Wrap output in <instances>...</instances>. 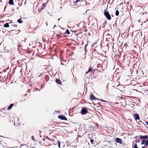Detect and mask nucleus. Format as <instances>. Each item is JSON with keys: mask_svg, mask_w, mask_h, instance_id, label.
Segmentation results:
<instances>
[{"mask_svg": "<svg viewBox=\"0 0 148 148\" xmlns=\"http://www.w3.org/2000/svg\"><path fill=\"white\" fill-rule=\"evenodd\" d=\"M51 141L48 138V137L43 138L42 140L39 141V143L41 145L46 146H48L51 145Z\"/></svg>", "mask_w": 148, "mask_h": 148, "instance_id": "1", "label": "nucleus"}, {"mask_svg": "<svg viewBox=\"0 0 148 148\" xmlns=\"http://www.w3.org/2000/svg\"><path fill=\"white\" fill-rule=\"evenodd\" d=\"M64 29H63L60 26L57 27L54 32V34H56V37H58L64 34Z\"/></svg>", "mask_w": 148, "mask_h": 148, "instance_id": "2", "label": "nucleus"}, {"mask_svg": "<svg viewBox=\"0 0 148 148\" xmlns=\"http://www.w3.org/2000/svg\"><path fill=\"white\" fill-rule=\"evenodd\" d=\"M104 15L108 20H110L111 19V17L108 12L104 11Z\"/></svg>", "mask_w": 148, "mask_h": 148, "instance_id": "3", "label": "nucleus"}, {"mask_svg": "<svg viewBox=\"0 0 148 148\" xmlns=\"http://www.w3.org/2000/svg\"><path fill=\"white\" fill-rule=\"evenodd\" d=\"M88 113V110L85 108H82L80 113L82 115H84Z\"/></svg>", "mask_w": 148, "mask_h": 148, "instance_id": "4", "label": "nucleus"}, {"mask_svg": "<svg viewBox=\"0 0 148 148\" xmlns=\"http://www.w3.org/2000/svg\"><path fill=\"white\" fill-rule=\"evenodd\" d=\"M83 1V0H77L74 2V4L75 5L79 6L81 5V3Z\"/></svg>", "mask_w": 148, "mask_h": 148, "instance_id": "5", "label": "nucleus"}, {"mask_svg": "<svg viewBox=\"0 0 148 148\" xmlns=\"http://www.w3.org/2000/svg\"><path fill=\"white\" fill-rule=\"evenodd\" d=\"M115 141L116 143H120L121 144H123L122 140L120 138H116Z\"/></svg>", "mask_w": 148, "mask_h": 148, "instance_id": "6", "label": "nucleus"}, {"mask_svg": "<svg viewBox=\"0 0 148 148\" xmlns=\"http://www.w3.org/2000/svg\"><path fill=\"white\" fill-rule=\"evenodd\" d=\"M58 118L61 120H64L66 121H67V119L66 117L65 116H64L63 115H60L58 117Z\"/></svg>", "mask_w": 148, "mask_h": 148, "instance_id": "7", "label": "nucleus"}, {"mask_svg": "<svg viewBox=\"0 0 148 148\" xmlns=\"http://www.w3.org/2000/svg\"><path fill=\"white\" fill-rule=\"evenodd\" d=\"M134 117L135 119L136 120H140V118L139 115L137 113H135L134 115Z\"/></svg>", "mask_w": 148, "mask_h": 148, "instance_id": "8", "label": "nucleus"}, {"mask_svg": "<svg viewBox=\"0 0 148 148\" xmlns=\"http://www.w3.org/2000/svg\"><path fill=\"white\" fill-rule=\"evenodd\" d=\"M90 99L92 100H95L96 99V97L94 96L92 94H90Z\"/></svg>", "mask_w": 148, "mask_h": 148, "instance_id": "9", "label": "nucleus"}, {"mask_svg": "<svg viewBox=\"0 0 148 148\" xmlns=\"http://www.w3.org/2000/svg\"><path fill=\"white\" fill-rule=\"evenodd\" d=\"M93 71V73H94L95 70H93V69H92L90 67V68L88 69V71L86 72V74H88V73H89V72H90L91 71Z\"/></svg>", "mask_w": 148, "mask_h": 148, "instance_id": "10", "label": "nucleus"}, {"mask_svg": "<svg viewBox=\"0 0 148 148\" xmlns=\"http://www.w3.org/2000/svg\"><path fill=\"white\" fill-rule=\"evenodd\" d=\"M139 138L141 139H148V136L147 135H146L145 136H143L142 135H140L139 136Z\"/></svg>", "mask_w": 148, "mask_h": 148, "instance_id": "11", "label": "nucleus"}, {"mask_svg": "<svg viewBox=\"0 0 148 148\" xmlns=\"http://www.w3.org/2000/svg\"><path fill=\"white\" fill-rule=\"evenodd\" d=\"M56 82L59 84L62 85V82L59 79H56Z\"/></svg>", "mask_w": 148, "mask_h": 148, "instance_id": "12", "label": "nucleus"}, {"mask_svg": "<svg viewBox=\"0 0 148 148\" xmlns=\"http://www.w3.org/2000/svg\"><path fill=\"white\" fill-rule=\"evenodd\" d=\"M46 6V3H43L41 7V10H43L45 8V7Z\"/></svg>", "mask_w": 148, "mask_h": 148, "instance_id": "13", "label": "nucleus"}, {"mask_svg": "<svg viewBox=\"0 0 148 148\" xmlns=\"http://www.w3.org/2000/svg\"><path fill=\"white\" fill-rule=\"evenodd\" d=\"M45 79L46 80V82H47L48 81L49 79V76L48 75H46L45 76Z\"/></svg>", "mask_w": 148, "mask_h": 148, "instance_id": "14", "label": "nucleus"}, {"mask_svg": "<svg viewBox=\"0 0 148 148\" xmlns=\"http://www.w3.org/2000/svg\"><path fill=\"white\" fill-rule=\"evenodd\" d=\"M14 0H9V3L10 5H14V3L13 2Z\"/></svg>", "mask_w": 148, "mask_h": 148, "instance_id": "15", "label": "nucleus"}, {"mask_svg": "<svg viewBox=\"0 0 148 148\" xmlns=\"http://www.w3.org/2000/svg\"><path fill=\"white\" fill-rule=\"evenodd\" d=\"M9 27V25L8 23H5L3 26V27L5 28L8 27Z\"/></svg>", "mask_w": 148, "mask_h": 148, "instance_id": "16", "label": "nucleus"}, {"mask_svg": "<svg viewBox=\"0 0 148 148\" xmlns=\"http://www.w3.org/2000/svg\"><path fill=\"white\" fill-rule=\"evenodd\" d=\"M14 105V104L13 103H12L8 107V110H10L11 109L12 107Z\"/></svg>", "mask_w": 148, "mask_h": 148, "instance_id": "17", "label": "nucleus"}, {"mask_svg": "<svg viewBox=\"0 0 148 148\" xmlns=\"http://www.w3.org/2000/svg\"><path fill=\"white\" fill-rule=\"evenodd\" d=\"M67 34L69 35L70 34V32L68 29H67L65 31L64 34Z\"/></svg>", "mask_w": 148, "mask_h": 148, "instance_id": "18", "label": "nucleus"}, {"mask_svg": "<svg viewBox=\"0 0 148 148\" xmlns=\"http://www.w3.org/2000/svg\"><path fill=\"white\" fill-rule=\"evenodd\" d=\"M17 22L20 23H21L23 22L22 20H21V18L18 20Z\"/></svg>", "mask_w": 148, "mask_h": 148, "instance_id": "19", "label": "nucleus"}, {"mask_svg": "<svg viewBox=\"0 0 148 148\" xmlns=\"http://www.w3.org/2000/svg\"><path fill=\"white\" fill-rule=\"evenodd\" d=\"M11 33H14L15 34H17V33L16 32V30H12L11 31Z\"/></svg>", "mask_w": 148, "mask_h": 148, "instance_id": "20", "label": "nucleus"}, {"mask_svg": "<svg viewBox=\"0 0 148 148\" xmlns=\"http://www.w3.org/2000/svg\"><path fill=\"white\" fill-rule=\"evenodd\" d=\"M145 139H143L142 140L141 142V143L142 145L145 144Z\"/></svg>", "mask_w": 148, "mask_h": 148, "instance_id": "21", "label": "nucleus"}, {"mask_svg": "<svg viewBox=\"0 0 148 148\" xmlns=\"http://www.w3.org/2000/svg\"><path fill=\"white\" fill-rule=\"evenodd\" d=\"M119 14V12L118 10H117L116 11L115 14L116 16H118Z\"/></svg>", "mask_w": 148, "mask_h": 148, "instance_id": "22", "label": "nucleus"}, {"mask_svg": "<svg viewBox=\"0 0 148 148\" xmlns=\"http://www.w3.org/2000/svg\"><path fill=\"white\" fill-rule=\"evenodd\" d=\"M20 148H27V147L25 145H23L21 146Z\"/></svg>", "mask_w": 148, "mask_h": 148, "instance_id": "23", "label": "nucleus"}, {"mask_svg": "<svg viewBox=\"0 0 148 148\" xmlns=\"http://www.w3.org/2000/svg\"><path fill=\"white\" fill-rule=\"evenodd\" d=\"M145 145L146 146H147L148 145V140L146 141Z\"/></svg>", "mask_w": 148, "mask_h": 148, "instance_id": "24", "label": "nucleus"}, {"mask_svg": "<svg viewBox=\"0 0 148 148\" xmlns=\"http://www.w3.org/2000/svg\"><path fill=\"white\" fill-rule=\"evenodd\" d=\"M124 46L125 48L126 49L127 47H128V45H127V43H125L124 44Z\"/></svg>", "mask_w": 148, "mask_h": 148, "instance_id": "25", "label": "nucleus"}, {"mask_svg": "<svg viewBox=\"0 0 148 148\" xmlns=\"http://www.w3.org/2000/svg\"><path fill=\"white\" fill-rule=\"evenodd\" d=\"M58 146L59 147H60V144L61 142L58 141Z\"/></svg>", "mask_w": 148, "mask_h": 148, "instance_id": "26", "label": "nucleus"}, {"mask_svg": "<svg viewBox=\"0 0 148 148\" xmlns=\"http://www.w3.org/2000/svg\"><path fill=\"white\" fill-rule=\"evenodd\" d=\"M134 148H138L137 147V145L136 144L134 146Z\"/></svg>", "mask_w": 148, "mask_h": 148, "instance_id": "27", "label": "nucleus"}, {"mask_svg": "<svg viewBox=\"0 0 148 148\" xmlns=\"http://www.w3.org/2000/svg\"><path fill=\"white\" fill-rule=\"evenodd\" d=\"M94 140L93 139H91L90 140V142L92 144L94 142Z\"/></svg>", "mask_w": 148, "mask_h": 148, "instance_id": "28", "label": "nucleus"}, {"mask_svg": "<svg viewBox=\"0 0 148 148\" xmlns=\"http://www.w3.org/2000/svg\"><path fill=\"white\" fill-rule=\"evenodd\" d=\"M12 25L14 27H17V25L16 24H14V25Z\"/></svg>", "mask_w": 148, "mask_h": 148, "instance_id": "29", "label": "nucleus"}, {"mask_svg": "<svg viewBox=\"0 0 148 148\" xmlns=\"http://www.w3.org/2000/svg\"><path fill=\"white\" fill-rule=\"evenodd\" d=\"M88 45V44H86V45H85V46H84V48H85V49H86V47H87V46Z\"/></svg>", "mask_w": 148, "mask_h": 148, "instance_id": "30", "label": "nucleus"}, {"mask_svg": "<svg viewBox=\"0 0 148 148\" xmlns=\"http://www.w3.org/2000/svg\"><path fill=\"white\" fill-rule=\"evenodd\" d=\"M146 123L147 125H148V122H146Z\"/></svg>", "mask_w": 148, "mask_h": 148, "instance_id": "31", "label": "nucleus"}, {"mask_svg": "<svg viewBox=\"0 0 148 148\" xmlns=\"http://www.w3.org/2000/svg\"><path fill=\"white\" fill-rule=\"evenodd\" d=\"M47 68H48V67H45V69H47Z\"/></svg>", "mask_w": 148, "mask_h": 148, "instance_id": "32", "label": "nucleus"}, {"mask_svg": "<svg viewBox=\"0 0 148 148\" xmlns=\"http://www.w3.org/2000/svg\"><path fill=\"white\" fill-rule=\"evenodd\" d=\"M145 146H144V147L142 146V148H145Z\"/></svg>", "mask_w": 148, "mask_h": 148, "instance_id": "33", "label": "nucleus"}, {"mask_svg": "<svg viewBox=\"0 0 148 148\" xmlns=\"http://www.w3.org/2000/svg\"><path fill=\"white\" fill-rule=\"evenodd\" d=\"M101 101H103V102H105V101L104 100H101Z\"/></svg>", "mask_w": 148, "mask_h": 148, "instance_id": "34", "label": "nucleus"}, {"mask_svg": "<svg viewBox=\"0 0 148 148\" xmlns=\"http://www.w3.org/2000/svg\"><path fill=\"white\" fill-rule=\"evenodd\" d=\"M56 25H54V27H53V28H54L55 27H56Z\"/></svg>", "mask_w": 148, "mask_h": 148, "instance_id": "35", "label": "nucleus"}, {"mask_svg": "<svg viewBox=\"0 0 148 148\" xmlns=\"http://www.w3.org/2000/svg\"><path fill=\"white\" fill-rule=\"evenodd\" d=\"M60 18H59L58 19V21H59V20H60Z\"/></svg>", "mask_w": 148, "mask_h": 148, "instance_id": "36", "label": "nucleus"}, {"mask_svg": "<svg viewBox=\"0 0 148 148\" xmlns=\"http://www.w3.org/2000/svg\"><path fill=\"white\" fill-rule=\"evenodd\" d=\"M36 91H37V90H38V89L37 88H36Z\"/></svg>", "mask_w": 148, "mask_h": 148, "instance_id": "37", "label": "nucleus"}, {"mask_svg": "<svg viewBox=\"0 0 148 148\" xmlns=\"http://www.w3.org/2000/svg\"><path fill=\"white\" fill-rule=\"evenodd\" d=\"M18 32H19V30H18Z\"/></svg>", "mask_w": 148, "mask_h": 148, "instance_id": "38", "label": "nucleus"}, {"mask_svg": "<svg viewBox=\"0 0 148 148\" xmlns=\"http://www.w3.org/2000/svg\"><path fill=\"white\" fill-rule=\"evenodd\" d=\"M147 21H148V20H147Z\"/></svg>", "mask_w": 148, "mask_h": 148, "instance_id": "39", "label": "nucleus"}]
</instances>
